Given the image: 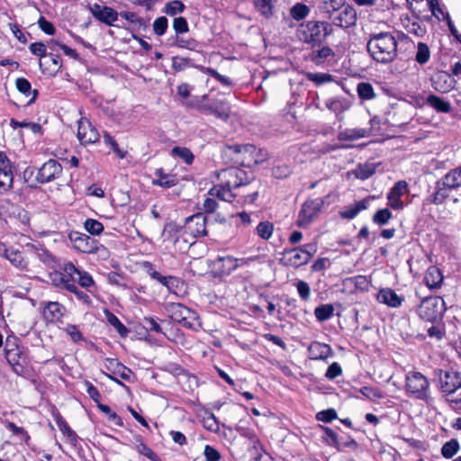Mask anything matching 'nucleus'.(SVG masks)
Here are the masks:
<instances>
[{
	"instance_id": "nucleus-1",
	"label": "nucleus",
	"mask_w": 461,
	"mask_h": 461,
	"mask_svg": "<svg viewBox=\"0 0 461 461\" xmlns=\"http://www.w3.org/2000/svg\"><path fill=\"white\" fill-rule=\"evenodd\" d=\"M217 176L220 183L210 189L209 194L229 203L237 195L233 190L249 185L252 178L245 170L236 167L221 170Z\"/></svg>"
},
{
	"instance_id": "nucleus-2",
	"label": "nucleus",
	"mask_w": 461,
	"mask_h": 461,
	"mask_svg": "<svg viewBox=\"0 0 461 461\" xmlns=\"http://www.w3.org/2000/svg\"><path fill=\"white\" fill-rule=\"evenodd\" d=\"M397 41L390 32L370 35L366 49L370 56L378 63L388 64L397 57Z\"/></svg>"
},
{
	"instance_id": "nucleus-3",
	"label": "nucleus",
	"mask_w": 461,
	"mask_h": 461,
	"mask_svg": "<svg viewBox=\"0 0 461 461\" xmlns=\"http://www.w3.org/2000/svg\"><path fill=\"white\" fill-rule=\"evenodd\" d=\"M331 32V25L328 22L308 21L298 26L296 36L302 42L314 48L321 47Z\"/></svg>"
},
{
	"instance_id": "nucleus-4",
	"label": "nucleus",
	"mask_w": 461,
	"mask_h": 461,
	"mask_svg": "<svg viewBox=\"0 0 461 461\" xmlns=\"http://www.w3.org/2000/svg\"><path fill=\"white\" fill-rule=\"evenodd\" d=\"M439 391L447 402L461 403V372L438 370Z\"/></svg>"
},
{
	"instance_id": "nucleus-5",
	"label": "nucleus",
	"mask_w": 461,
	"mask_h": 461,
	"mask_svg": "<svg viewBox=\"0 0 461 461\" xmlns=\"http://www.w3.org/2000/svg\"><path fill=\"white\" fill-rule=\"evenodd\" d=\"M461 186V165L444 175L436 182V191L432 197L434 204H441L449 196L450 190H456Z\"/></svg>"
},
{
	"instance_id": "nucleus-6",
	"label": "nucleus",
	"mask_w": 461,
	"mask_h": 461,
	"mask_svg": "<svg viewBox=\"0 0 461 461\" xmlns=\"http://www.w3.org/2000/svg\"><path fill=\"white\" fill-rule=\"evenodd\" d=\"M430 384L420 372L409 371L405 375V393L408 397L427 401L429 398Z\"/></svg>"
},
{
	"instance_id": "nucleus-7",
	"label": "nucleus",
	"mask_w": 461,
	"mask_h": 461,
	"mask_svg": "<svg viewBox=\"0 0 461 461\" xmlns=\"http://www.w3.org/2000/svg\"><path fill=\"white\" fill-rule=\"evenodd\" d=\"M445 312V302L439 296H429L424 298L417 310L418 315L422 320L431 322L441 319Z\"/></svg>"
},
{
	"instance_id": "nucleus-8",
	"label": "nucleus",
	"mask_w": 461,
	"mask_h": 461,
	"mask_svg": "<svg viewBox=\"0 0 461 461\" xmlns=\"http://www.w3.org/2000/svg\"><path fill=\"white\" fill-rule=\"evenodd\" d=\"M167 311L174 321L189 329L193 328L198 321V315L194 311L179 303H169Z\"/></svg>"
},
{
	"instance_id": "nucleus-9",
	"label": "nucleus",
	"mask_w": 461,
	"mask_h": 461,
	"mask_svg": "<svg viewBox=\"0 0 461 461\" xmlns=\"http://www.w3.org/2000/svg\"><path fill=\"white\" fill-rule=\"evenodd\" d=\"M312 257V251L302 247H297L291 249H285L282 254L280 263L283 264L284 266L297 268L303 265H306L310 261Z\"/></svg>"
},
{
	"instance_id": "nucleus-10",
	"label": "nucleus",
	"mask_w": 461,
	"mask_h": 461,
	"mask_svg": "<svg viewBox=\"0 0 461 461\" xmlns=\"http://www.w3.org/2000/svg\"><path fill=\"white\" fill-rule=\"evenodd\" d=\"M329 19L333 25L347 29L356 24L357 19V11L352 5L346 4L330 15Z\"/></svg>"
},
{
	"instance_id": "nucleus-11",
	"label": "nucleus",
	"mask_w": 461,
	"mask_h": 461,
	"mask_svg": "<svg viewBox=\"0 0 461 461\" xmlns=\"http://www.w3.org/2000/svg\"><path fill=\"white\" fill-rule=\"evenodd\" d=\"M254 150L252 144H234L227 145L222 149V154L230 158L234 163L246 165L249 153Z\"/></svg>"
},
{
	"instance_id": "nucleus-12",
	"label": "nucleus",
	"mask_w": 461,
	"mask_h": 461,
	"mask_svg": "<svg viewBox=\"0 0 461 461\" xmlns=\"http://www.w3.org/2000/svg\"><path fill=\"white\" fill-rule=\"evenodd\" d=\"M63 171L62 166L55 159H49L39 169L36 180L41 184H46L58 179Z\"/></svg>"
},
{
	"instance_id": "nucleus-13",
	"label": "nucleus",
	"mask_w": 461,
	"mask_h": 461,
	"mask_svg": "<svg viewBox=\"0 0 461 461\" xmlns=\"http://www.w3.org/2000/svg\"><path fill=\"white\" fill-rule=\"evenodd\" d=\"M201 113L212 114L226 122L230 118V107L225 101H216L198 106Z\"/></svg>"
},
{
	"instance_id": "nucleus-14",
	"label": "nucleus",
	"mask_w": 461,
	"mask_h": 461,
	"mask_svg": "<svg viewBox=\"0 0 461 461\" xmlns=\"http://www.w3.org/2000/svg\"><path fill=\"white\" fill-rule=\"evenodd\" d=\"M77 138L81 144H92L99 140V133L92 123L84 118L78 121Z\"/></svg>"
},
{
	"instance_id": "nucleus-15",
	"label": "nucleus",
	"mask_w": 461,
	"mask_h": 461,
	"mask_svg": "<svg viewBox=\"0 0 461 461\" xmlns=\"http://www.w3.org/2000/svg\"><path fill=\"white\" fill-rule=\"evenodd\" d=\"M68 239L73 244L74 249L82 252L91 254L96 246V240L90 238L85 233L78 231H71L68 234Z\"/></svg>"
},
{
	"instance_id": "nucleus-16",
	"label": "nucleus",
	"mask_w": 461,
	"mask_h": 461,
	"mask_svg": "<svg viewBox=\"0 0 461 461\" xmlns=\"http://www.w3.org/2000/svg\"><path fill=\"white\" fill-rule=\"evenodd\" d=\"M408 192V184L404 180H400L394 184L387 194V204L394 210H402L404 203L401 196Z\"/></svg>"
},
{
	"instance_id": "nucleus-17",
	"label": "nucleus",
	"mask_w": 461,
	"mask_h": 461,
	"mask_svg": "<svg viewBox=\"0 0 461 461\" xmlns=\"http://www.w3.org/2000/svg\"><path fill=\"white\" fill-rule=\"evenodd\" d=\"M323 202L320 199L308 200L303 204L299 213L298 225H307L321 210Z\"/></svg>"
},
{
	"instance_id": "nucleus-18",
	"label": "nucleus",
	"mask_w": 461,
	"mask_h": 461,
	"mask_svg": "<svg viewBox=\"0 0 461 461\" xmlns=\"http://www.w3.org/2000/svg\"><path fill=\"white\" fill-rule=\"evenodd\" d=\"M185 228L194 237H202L207 234L206 217L203 213H196L185 221Z\"/></svg>"
},
{
	"instance_id": "nucleus-19",
	"label": "nucleus",
	"mask_w": 461,
	"mask_h": 461,
	"mask_svg": "<svg viewBox=\"0 0 461 461\" xmlns=\"http://www.w3.org/2000/svg\"><path fill=\"white\" fill-rule=\"evenodd\" d=\"M432 87L440 93L450 92L456 85V80L446 71L436 73L431 78Z\"/></svg>"
},
{
	"instance_id": "nucleus-20",
	"label": "nucleus",
	"mask_w": 461,
	"mask_h": 461,
	"mask_svg": "<svg viewBox=\"0 0 461 461\" xmlns=\"http://www.w3.org/2000/svg\"><path fill=\"white\" fill-rule=\"evenodd\" d=\"M91 14L100 22L113 25V23L118 19L119 14L109 6H102L95 4L89 7Z\"/></svg>"
},
{
	"instance_id": "nucleus-21",
	"label": "nucleus",
	"mask_w": 461,
	"mask_h": 461,
	"mask_svg": "<svg viewBox=\"0 0 461 461\" xmlns=\"http://www.w3.org/2000/svg\"><path fill=\"white\" fill-rule=\"evenodd\" d=\"M5 356L8 364L12 366V369L15 374L21 375L24 372L27 363V356L24 348L14 352H10Z\"/></svg>"
},
{
	"instance_id": "nucleus-22",
	"label": "nucleus",
	"mask_w": 461,
	"mask_h": 461,
	"mask_svg": "<svg viewBox=\"0 0 461 461\" xmlns=\"http://www.w3.org/2000/svg\"><path fill=\"white\" fill-rule=\"evenodd\" d=\"M308 355L310 359L326 360L333 356V350L328 344L313 341L308 347Z\"/></svg>"
},
{
	"instance_id": "nucleus-23",
	"label": "nucleus",
	"mask_w": 461,
	"mask_h": 461,
	"mask_svg": "<svg viewBox=\"0 0 461 461\" xmlns=\"http://www.w3.org/2000/svg\"><path fill=\"white\" fill-rule=\"evenodd\" d=\"M237 261L231 256L218 257L213 260L212 267L220 275L228 276L238 267Z\"/></svg>"
},
{
	"instance_id": "nucleus-24",
	"label": "nucleus",
	"mask_w": 461,
	"mask_h": 461,
	"mask_svg": "<svg viewBox=\"0 0 461 461\" xmlns=\"http://www.w3.org/2000/svg\"><path fill=\"white\" fill-rule=\"evenodd\" d=\"M377 301L392 308H398L402 305L404 298L398 295L391 288H382L377 294Z\"/></svg>"
},
{
	"instance_id": "nucleus-25",
	"label": "nucleus",
	"mask_w": 461,
	"mask_h": 461,
	"mask_svg": "<svg viewBox=\"0 0 461 461\" xmlns=\"http://www.w3.org/2000/svg\"><path fill=\"white\" fill-rule=\"evenodd\" d=\"M53 417H54V420H55L56 424L59 427V430L67 438L68 442L72 446H76L77 443V433L70 429V427L68 426L67 421L63 419V417L58 411L53 412Z\"/></svg>"
},
{
	"instance_id": "nucleus-26",
	"label": "nucleus",
	"mask_w": 461,
	"mask_h": 461,
	"mask_svg": "<svg viewBox=\"0 0 461 461\" xmlns=\"http://www.w3.org/2000/svg\"><path fill=\"white\" fill-rule=\"evenodd\" d=\"M426 285L430 289H438L443 283V275L439 268L429 267L424 276Z\"/></svg>"
},
{
	"instance_id": "nucleus-27",
	"label": "nucleus",
	"mask_w": 461,
	"mask_h": 461,
	"mask_svg": "<svg viewBox=\"0 0 461 461\" xmlns=\"http://www.w3.org/2000/svg\"><path fill=\"white\" fill-rule=\"evenodd\" d=\"M26 251L32 257L38 258L40 261L47 266H52L55 262L54 257L45 249L37 248L35 245L28 243L25 246Z\"/></svg>"
},
{
	"instance_id": "nucleus-28",
	"label": "nucleus",
	"mask_w": 461,
	"mask_h": 461,
	"mask_svg": "<svg viewBox=\"0 0 461 461\" xmlns=\"http://www.w3.org/2000/svg\"><path fill=\"white\" fill-rule=\"evenodd\" d=\"M65 312V308L58 302H49L43 310V316L48 321L59 320Z\"/></svg>"
},
{
	"instance_id": "nucleus-29",
	"label": "nucleus",
	"mask_w": 461,
	"mask_h": 461,
	"mask_svg": "<svg viewBox=\"0 0 461 461\" xmlns=\"http://www.w3.org/2000/svg\"><path fill=\"white\" fill-rule=\"evenodd\" d=\"M369 131L364 128L345 129L338 133V140L341 141H353L358 139L366 138Z\"/></svg>"
},
{
	"instance_id": "nucleus-30",
	"label": "nucleus",
	"mask_w": 461,
	"mask_h": 461,
	"mask_svg": "<svg viewBox=\"0 0 461 461\" xmlns=\"http://www.w3.org/2000/svg\"><path fill=\"white\" fill-rule=\"evenodd\" d=\"M379 163L366 162L358 164L357 167L352 171L353 175L361 180H366L371 177L376 171Z\"/></svg>"
},
{
	"instance_id": "nucleus-31",
	"label": "nucleus",
	"mask_w": 461,
	"mask_h": 461,
	"mask_svg": "<svg viewBox=\"0 0 461 461\" xmlns=\"http://www.w3.org/2000/svg\"><path fill=\"white\" fill-rule=\"evenodd\" d=\"M9 262L20 270H28L29 259L23 253L14 248L9 251L7 258Z\"/></svg>"
},
{
	"instance_id": "nucleus-32",
	"label": "nucleus",
	"mask_w": 461,
	"mask_h": 461,
	"mask_svg": "<svg viewBox=\"0 0 461 461\" xmlns=\"http://www.w3.org/2000/svg\"><path fill=\"white\" fill-rule=\"evenodd\" d=\"M426 103L438 113H447L451 111V104L435 95H429L427 97Z\"/></svg>"
},
{
	"instance_id": "nucleus-33",
	"label": "nucleus",
	"mask_w": 461,
	"mask_h": 461,
	"mask_svg": "<svg viewBox=\"0 0 461 461\" xmlns=\"http://www.w3.org/2000/svg\"><path fill=\"white\" fill-rule=\"evenodd\" d=\"M15 86L20 93L23 94L26 96H29L31 94L32 95V98L28 102L29 104L35 102L39 95V91L36 89L32 90V85L26 78L18 77L15 80Z\"/></svg>"
},
{
	"instance_id": "nucleus-34",
	"label": "nucleus",
	"mask_w": 461,
	"mask_h": 461,
	"mask_svg": "<svg viewBox=\"0 0 461 461\" xmlns=\"http://www.w3.org/2000/svg\"><path fill=\"white\" fill-rule=\"evenodd\" d=\"M155 175L158 177V179L152 180V184L155 185L169 188L177 184V180L175 176L165 174L162 168L157 169Z\"/></svg>"
},
{
	"instance_id": "nucleus-35",
	"label": "nucleus",
	"mask_w": 461,
	"mask_h": 461,
	"mask_svg": "<svg viewBox=\"0 0 461 461\" xmlns=\"http://www.w3.org/2000/svg\"><path fill=\"white\" fill-rule=\"evenodd\" d=\"M256 10L265 18L269 19L275 14L273 0H253Z\"/></svg>"
},
{
	"instance_id": "nucleus-36",
	"label": "nucleus",
	"mask_w": 461,
	"mask_h": 461,
	"mask_svg": "<svg viewBox=\"0 0 461 461\" xmlns=\"http://www.w3.org/2000/svg\"><path fill=\"white\" fill-rule=\"evenodd\" d=\"M344 284L354 287L355 290L365 292L368 291L370 282L365 276H356L345 279Z\"/></svg>"
},
{
	"instance_id": "nucleus-37",
	"label": "nucleus",
	"mask_w": 461,
	"mask_h": 461,
	"mask_svg": "<svg viewBox=\"0 0 461 461\" xmlns=\"http://www.w3.org/2000/svg\"><path fill=\"white\" fill-rule=\"evenodd\" d=\"M182 230V227L175 222H169L165 224L162 235L166 240L173 243H176L179 239V234Z\"/></svg>"
},
{
	"instance_id": "nucleus-38",
	"label": "nucleus",
	"mask_w": 461,
	"mask_h": 461,
	"mask_svg": "<svg viewBox=\"0 0 461 461\" xmlns=\"http://www.w3.org/2000/svg\"><path fill=\"white\" fill-rule=\"evenodd\" d=\"M62 281H63V287L65 289H67L68 291L75 294V295L77 296V298L78 300H80L81 302H83L84 303H86L87 305L91 303V299L88 296V294H86L85 292L79 290L77 287V285H75V283L71 282L69 279H64L63 277H62Z\"/></svg>"
},
{
	"instance_id": "nucleus-39",
	"label": "nucleus",
	"mask_w": 461,
	"mask_h": 461,
	"mask_svg": "<svg viewBox=\"0 0 461 461\" xmlns=\"http://www.w3.org/2000/svg\"><path fill=\"white\" fill-rule=\"evenodd\" d=\"M310 7L303 3H296L290 8V15L295 21L305 19L310 14Z\"/></svg>"
},
{
	"instance_id": "nucleus-40",
	"label": "nucleus",
	"mask_w": 461,
	"mask_h": 461,
	"mask_svg": "<svg viewBox=\"0 0 461 461\" xmlns=\"http://www.w3.org/2000/svg\"><path fill=\"white\" fill-rule=\"evenodd\" d=\"M334 314V307L330 303L321 304L315 308L314 315L316 319L322 322L330 319Z\"/></svg>"
},
{
	"instance_id": "nucleus-41",
	"label": "nucleus",
	"mask_w": 461,
	"mask_h": 461,
	"mask_svg": "<svg viewBox=\"0 0 461 461\" xmlns=\"http://www.w3.org/2000/svg\"><path fill=\"white\" fill-rule=\"evenodd\" d=\"M174 157L181 158L186 165H192L194 160L193 152L185 147H174L171 150Z\"/></svg>"
},
{
	"instance_id": "nucleus-42",
	"label": "nucleus",
	"mask_w": 461,
	"mask_h": 461,
	"mask_svg": "<svg viewBox=\"0 0 461 461\" xmlns=\"http://www.w3.org/2000/svg\"><path fill=\"white\" fill-rule=\"evenodd\" d=\"M333 50L328 46H322L318 50H313L311 52V59L316 64L322 63L329 57L333 56Z\"/></svg>"
},
{
	"instance_id": "nucleus-43",
	"label": "nucleus",
	"mask_w": 461,
	"mask_h": 461,
	"mask_svg": "<svg viewBox=\"0 0 461 461\" xmlns=\"http://www.w3.org/2000/svg\"><path fill=\"white\" fill-rule=\"evenodd\" d=\"M346 0H322L321 9L327 14L329 18L339 9L346 5Z\"/></svg>"
},
{
	"instance_id": "nucleus-44",
	"label": "nucleus",
	"mask_w": 461,
	"mask_h": 461,
	"mask_svg": "<svg viewBox=\"0 0 461 461\" xmlns=\"http://www.w3.org/2000/svg\"><path fill=\"white\" fill-rule=\"evenodd\" d=\"M267 158L268 153L266 149H257L254 146V150H251V153H249L246 165L250 166L252 163L256 165L261 164Z\"/></svg>"
},
{
	"instance_id": "nucleus-45",
	"label": "nucleus",
	"mask_w": 461,
	"mask_h": 461,
	"mask_svg": "<svg viewBox=\"0 0 461 461\" xmlns=\"http://www.w3.org/2000/svg\"><path fill=\"white\" fill-rule=\"evenodd\" d=\"M357 92L362 100H372L375 97L374 87L367 82H360L357 86Z\"/></svg>"
},
{
	"instance_id": "nucleus-46",
	"label": "nucleus",
	"mask_w": 461,
	"mask_h": 461,
	"mask_svg": "<svg viewBox=\"0 0 461 461\" xmlns=\"http://www.w3.org/2000/svg\"><path fill=\"white\" fill-rule=\"evenodd\" d=\"M274 232V225L268 221H261L256 228V233L261 239L269 240Z\"/></svg>"
},
{
	"instance_id": "nucleus-47",
	"label": "nucleus",
	"mask_w": 461,
	"mask_h": 461,
	"mask_svg": "<svg viewBox=\"0 0 461 461\" xmlns=\"http://www.w3.org/2000/svg\"><path fill=\"white\" fill-rule=\"evenodd\" d=\"M106 317L108 322L117 330L121 337L128 336L130 330L122 323V321L113 313L107 312Z\"/></svg>"
},
{
	"instance_id": "nucleus-48",
	"label": "nucleus",
	"mask_w": 461,
	"mask_h": 461,
	"mask_svg": "<svg viewBox=\"0 0 461 461\" xmlns=\"http://www.w3.org/2000/svg\"><path fill=\"white\" fill-rule=\"evenodd\" d=\"M430 59V51L428 45L424 42H419L417 45V52L415 55V60L420 65L426 64Z\"/></svg>"
},
{
	"instance_id": "nucleus-49",
	"label": "nucleus",
	"mask_w": 461,
	"mask_h": 461,
	"mask_svg": "<svg viewBox=\"0 0 461 461\" xmlns=\"http://www.w3.org/2000/svg\"><path fill=\"white\" fill-rule=\"evenodd\" d=\"M79 269H77L72 263L68 262L66 263L63 267V273H59V283L58 285H63L62 277L64 279H69L71 282L74 283L75 281V276H77L79 273Z\"/></svg>"
},
{
	"instance_id": "nucleus-50",
	"label": "nucleus",
	"mask_w": 461,
	"mask_h": 461,
	"mask_svg": "<svg viewBox=\"0 0 461 461\" xmlns=\"http://www.w3.org/2000/svg\"><path fill=\"white\" fill-rule=\"evenodd\" d=\"M173 45L178 48L194 50L197 48L198 43L193 38H185L184 36L176 35Z\"/></svg>"
},
{
	"instance_id": "nucleus-51",
	"label": "nucleus",
	"mask_w": 461,
	"mask_h": 461,
	"mask_svg": "<svg viewBox=\"0 0 461 461\" xmlns=\"http://www.w3.org/2000/svg\"><path fill=\"white\" fill-rule=\"evenodd\" d=\"M393 214L392 212L388 208H384L378 210L372 218L374 223L383 226L388 223V221L392 219Z\"/></svg>"
},
{
	"instance_id": "nucleus-52",
	"label": "nucleus",
	"mask_w": 461,
	"mask_h": 461,
	"mask_svg": "<svg viewBox=\"0 0 461 461\" xmlns=\"http://www.w3.org/2000/svg\"><path fill=\"white\" fill-rule=\"evenodd\" d=\"M459 449V443L456 439L453 438L446 442L441 448V454L446 458L453 457Z\"/></svg>"
},
{
	"instance_id": "nucleus-53",
	"label": "nucleus",
	"mask_w": 461,
	"mask_h": 461,
	"mask_svg": "<svg viewBox=\"0 0 461 461\" xmlns=\"http://www.w3.org/2000/svg\"><path fill=\"white\" fill-rule=\"evenodd\" d=\"M4 423L8 430L12 431L14 435L20 436L22 440L29 444L31 437L23 428L18 427L14 422L8 420H5Z\"/></svg>"
},
{
	"instance_id": "nucleus-54",
	"label": "nucleus",
	"mask_w": 461,
	"mask_h": 461,
	"mask_svg": "<svg viewBox=\"0 0 461 461\" xmlns=\"http://www.w3.org/2000/svg\"><path fill=\"white\" fill-rule=\"evenodd\" d=\"M85 230L92 235H99L104 230V225L97 220L86 219L84 223Z\"/></svg>"
},
{
	"instance_id": "nucleus-55",
	"label": "nucleus",
	"mask_w": 461,
	"mask_h": 461,
	"mask_svg": "<svg viewBox=\"0 0 461 461\" xmlns=\"http://www.w3.org/2000/svg\"><path fill=\"white\" fill-rule=\"evenodd\" d=\"M144 269L148 273V275L154 280H157L164 286L167 284V276H162L159 272L155 270L153 265L149 262H144L143 264Z\"/></svg>"
},
{
	"instance_id": "nucleus-56",
	"label": "nucleus",
	"mask_w": 461,
	"mask_h": 461,
	"mask_svg": "<svg viewBox=\"0 0 461 461\" xmlns=\"http://www.w3.org/2000/svg\"><path fill=\"white\" fill-rule=\"evenodd\" d=\"M144 269L148 273V275L154 280H157L164 286L167 284V276H162L159 272L155 270L153 265L149 262H144L143 264Z\"/></svg>"
},
{
	"instance_id": "nucleus-57",
	"label": "nucleus",
	"mask_w": 461,
	"mask_h": 461,
	"mask_svg": "<svg viewBox=\"0 0 461 461\" xmlns=\"http://www.w3.org/2000/svg\"><path fill=\"white\" fill-rule=\"evenodd\" d=\"M10 125L14 129L17 128H27L31 130L34 133H40L41 131V126L36 122H18L15 119H11Z\"/></svg>"
},
{
	"instance_id": "nucleus-58",
	"label": "nucleus",
	"mask_w": 461,
	"mask_h": 461,
	"mask_svg": "<svg viewBox=\"0 0 461 461\" xmlns=\"http://www.w3.org/2000/svg\"><path fill=\"white\" fill-rule=\"evenodd\" d=\"M14 183L13 173L2 172L0 173V193H6L9 191Z\"/></svg>"
},
{
	"instance_id": "nucleus-59",
	"label": "nucleus",
	"mask_w": 461,
	"mask_h": 461,
	"mask_svg": "<svg viewBox=\"0 0 461 461\" xmlns=\"http://www.w3.org/2000/svg\"><path fill=\"white\" fill-rule=\"evenodd\" d=\"M321 429L324 431V435L322 437L324 441L328 445L333 446L336 448L339 449V444L337 433L329 427H321Z\"/></svg>"
},
{
	"instance_id": "nucleus-60",
	"label": "nucleus",
	"mask_w": 461,
	"mask_h": 461,
	"mask_svg": "<svg viewBox=\"0 0 461 461\" xmlns=\"http://www.w3.org/2000/svg\"><path fill=\"white\" fill-rule=\"evenodd\" d=\"M98 409L108 415V420L114 425L122 427L123 425L122 420L115 412L112 411L111 408L105 404L99 403Z\"/></svg>"
},
{
	"instance_id": "nucleus-61",
	"label": "nucleus",
	"mask_w": 461,
	"mask_h": 461,
	"mask_svg": "<svg viewBox=\"0 0 461 461\" xmlns=\"http://www.w3.org/2000/svg\"><path fill=\"white\" fill-rule=\"evenodd\" d=\"M136 450L148 457L150 461H161L159 456L146 444H144L141 440L140 443L136 446Z\"/></svg>"
},
{
	"instance_id": "nucleus-62",
	"label": "nucleus",
	"mask_w": 461,
	"mask_h": 461,
	"mask_svg": "<svg viewBox=\"0 0 461 461\" xmlns=\"http://www.w3.org/2000/svg\"><path fill=\"white\" fill-rule=\"evenodd\" d=\"M306 77L318 86L332 81V76L327 73H308Z\"/></svg>"
},
{
	"instance_id": "nucleus-63",
	"label": "nucleus",
	"mask_w": 461,
	"mask_h": 461,
	"mask_svg": "<svg viewBox=\"0 0 461 461\" xmlns=\"http://www.w3.org/2000/svg\"><path fill=\"white\" fill-rule=\"evenodd\" d=\"M185 5L179 0H174L167 3L165 6V12L168 15H176L178 13H182L185 10Z\"/></svg>"
},
{
	"instance_id": "nucleus-64",
	"label": "nucleus",
	"mask_w": 461,
	"mask_h": 461,
	"mask_svg": "<svg viewBox=\"0 0 461 461\" xmlns=\"http://www.w3.org/2000/svg\"><path fill=\"white\" fill-rule=\"evenodd\" d=\"M142 326L145 330L149 331H153L156 333H162V329L159 323L153 317H145L142 320Z\"/></svg>"
}]
</instances>
